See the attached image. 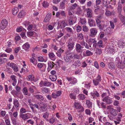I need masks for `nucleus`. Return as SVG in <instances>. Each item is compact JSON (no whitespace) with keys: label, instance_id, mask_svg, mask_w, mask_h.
I'll return each instance as SVG.
<instances>
[{"label":"nucleus","instance_id":"39","mask_svg":"<svg viewBox=\"0 0 125 125\" xmlns=\"http://www.w3.org/2000/svg\"><path fill=\"white\" fill-rule=\"evenodd\" d=\"M50 14H49L46 15V17L43 20V22H48L50 19Z\"/></svg>","mask_w":125,"mask_h":125},{"label":"nucleus","instance_id":"54","mask_svg":"<svg viewBox=\"0 0 125 125\" xmlns=\"http://www.w3.org/2000/svg\"><path fill=\"white\" fill-rule=\"evenodd\" d=\"M102 52L101 49H97L96 50V53L97 54H102Z\"/></svg>","mask_w":125,"mask_h":125},{"label":"nucleus","instance_id":"17","mask_svg":"<svg viewBox=\"0 0 125 125\" xmlns=\"http://www.w3.org/2000/svg\"><path fill=\"white\" fill-rule=\"evenodd\" d=\"M122 5L120 3H119L117 7V12L118 13V15H122L121 14L122 11Z\"/></svg>","mask_w":125,"mask_h":125},{"label":"nucleus","instance_id":"23","mask_svg":"<svg viewBox=\"0 0 125 125\" xmlns=\"http://www.w3.org/2000/svg\"><path fill=\"white\" fill-rule=\"evenodd\" d=\"M53 62H48V67L47 68V70L49 72L52 69L54 65Z\"/></svg>","mask_w":125,"mask_h":125},{"label":"nucleus","instance_id":"42","mask_svg":"<svg viewBox=\"0 0 125 125\" xmlns=\"http://www.w3.org/2000/svg\"><path fill=\"white\" fill-rule=\"evenodd\" d=\"M64 30H65L68 32L72 33H73V30L70 27H67L65 28L64 29L62 30V31H63Z\"/></svg>","mask_w":125,"mask_h":125},{"label":"nucleus","instance_id":"24","mask_svg":"<svg viewBox=\"0 0 125 125\" xmlns=\"http://www.w3.org/2000/svg\"><path fill=\"white\" fill-rule=\"evenodd\" d=\"M34 96L37 99L40 101H43L44 100L43 96L40 94H36L34 95Z\"/></svg>","mask_w":125,"mask_h":125},{"label":"nucleus","instance_id":"32","mask_svg":"<svg viewBox=\"0 0 125 125\" xmlns=\"http://www.w3.org/2000/svg\"><path fill=\"white\" fill-rule=\"evenodd\" d=\"M23 49L25 50H27V49H29L30 47V45L27 42L24 44L22 46Z\"/></svg>","mask_w":125,"mask_h":125},{"label":"nucleus","instance_id":"1","mask_svg":"<svg viewBox=\"0 0 125 125\" xmlns=\"http://www.w3.org/2000/svg\"><path fill=\"white\" fill-rule=\"evenodd\" d=\"M67 53L66 54V56H67L68 58L69 57L72 60L74 59H79V55L74 52L70 53L68 51Z\"/></svg>","mask_w":125,"mask_h":125},{"label":"nucleus","instance_id":"60","mask_svg":"<svg viewBox=\"0 0 125 125\" xmlns=\"http://www.w3.org/2000/svg\"><path fill=\"white\" fill-rule=\"evenodd\" d=\"M77 6V5L76 3H75L72 5V6L70 8V9L71 10H73L75 9Z\"/></svg>","mask_w":125,"mask_h":125},{"label":"nucleus","instance_id":"25","mask_svg":"<svg viewBox=\"0 0 125 125\" xmlns=\"http://www.w3.org/2000/svg\"><path fill=\"white\" fill-rule=\"evenodd\" d=\"M81 62L79 60H77L75 61L74 63L72 65L75 66V68H77L80 66L81 65Z\"/></svg>","mask_w":125,"mask_h":125},{"label":"nucleus","instance_id":"36","mask_svg":"<svg viewBox=\"0 0 125 125\" xmlns=\"http://www.w3.org/2000/svg\"><path fill=\"white\" fill-rule=\"evenodd\" d=\"M109 68L111 69H114L115 68L114 65V63L112 62H111L109 63L108 64Z\"/></svg>","mask_w":125,"mask_h":125},{"label":"nucleus","instance_id":"48","mask_svg":"<svg viewBox=\"0 0 125 125\" xmlns=\"http://www.w3.org/2000/svg\"><path fill=\"white\" fill-rule=\"evenodd\" d=\"M86 19L85 18L80 19V22L81 24L83 25L85 24L86 23Z\"/></svg>","mask_w":125,"mask_h":125},{"label":"nucleus","instance_id":"13","mask_svg":"<svg viewBox=\"0 0 125 125\" xmlns=\"http://www.w3.org/2000/svg\"><path fill=\"white\" fill-rule=\"evenodd\" d=\"M86 10L87 11V16L88 18H91L93 16L92 10L89 8L86 9Z\"/></svg>","mask_w":125,"mask_h":125},{"label":"nucleus","instance_id":"64","mask_svg":"<svg viewBox=\"0 0 125 125\" xmlns=\"http://www.w3.org/2000/svg\"><path fill=\"white\" fill-rule=\"evenodd\" d=\"M23 29L24 30V29L22 27H20L17 28L16 29V31L17 32H20Z\"/></svg>","mask_w":125,"mask_h":125},{"label":"nucleus","instance_id":"16","mask_svg":"<svg viewBox=\"0 0 125 125\" xmlns=\"http://www.w3.org/2000/svg\"><path fill=\"white\" fill-rule=\"evenodd\" d=\"M89 43L91 44H93L94 47H95L97 45L96 41L94 39H90L89 40Z\"/></svg>","mask_w":125,"mask_h":125},{"label":"nucleus","instance_id":"19","mask_svg":"<svg viewBox=\"0 0 125 125\" xmlns=\"http://www.w3.org/2000/svg\"><path fill=\"white\" fill-rule=\"evenodd\" d=\"M118 16L121 22L125 26V16L122 15H118Z\"/></svg>","mask_w":125,"mask_h":125},{"label":"nucleus","instance_id":"30","mask_svg":"<svg viewBox=\"0 0 125 125\" xmlns=\"http://www.w3.org/2000/svg\"><path fill=\"white\" fill-rule=\"evenodd\" d=\"M117 66L119 68L123 69L124 68L125 65L124 63H123L121 62L116 64Z\"/></svg>","mask_w":125,"mask_h":125},{"label":"nucleus","instance_id":"7","mask_svg":"<svg viewBox=\"0 0 125 125\" xmlns=\"http://www.w3.org/2000/svg\"><path fill=\"white\" fill-rule=\"evenodd\" d=\"M90 36L91 37H94L98 32L97 30L95 28H93L90 30Z\"/></svg>","mask_w":125,"mask_h":125},{"label":"nucleus","instance_id":"8","mask_svg":"<svg viewBox=\"0 0 125 125\" xmlns=\"http://www.w3.org/2000/svg\"><path fill=\"white\" fill-rule=\"evenodd\" d=\"M7 65L11 68L14 72H17L18 71L19 69L17 65L11 62L8 63Z\"/></svg>","mask_w":125,"mask_h":125},{"label":"nucleus","instance_id":"58","mask_svg":"<svg viewBox=\"0 0 125 125\" xmlns=\"http://www.w3.org/2000/svg\"><path fill=\"white\" fill-rule=\"evenodd\" d=\"M47 120L48 121H49L50 123L52 124L55 121V119L54 117H53L51 118L49 120L48 119Z\"/></svg>","mask_w":125,"mask_h":125},{"label":"nucleus","instance_id":"55","mask_svg":"<svg viewBox=\"0 0 125 125\" xmlns=\"http://www.w3.org/2000/svg\"><path fill=\"white\" fill-rule=\"evenodd\" d=\"M95 79L100 82L102 81V78L101 76L99 74L98 75L97 77Z\"/></svg>","mask_w":125,"mask_h":125},{"label":"nucleus","instance_id":"28","mask_svg":"<svg viewBox=\"0 0 125 125\" xmlns=\"http://www.w3.org/2000/svg\"><path fill=\"white\" fill-rule=\"evenodd\" d=\"M74 17H71L68 21V24L72 25L75 23V21L74 20Z\"/></svg>","mask_w":125,"mask_h":125},{"label":"nucleus","instance_id":"62","mask_svg":"<svg viewBox=\"0 0 125 125\" xmlns=\"http://www.w3.org/2000/svg\"><path fill=\"white\" fill-rule=\"evenodd\" d=\"M111 30V28L110 27H108L106 28V29H105L104 31L106 33H109L110 32Z\"/></svg>","mask_w":125,"mask_h":125},{"label":"nucleus","instance_id":"21","mask_svg":"<svg viewBox=\"0 0 125 125\" xmlns=\"http://www.w3.org/2000/svg\"><path fill=\"white\" fill-rule=\"evenodd\" d=\"M105 91L106 92L103 93L101 95V97L102 98H104L105 96H108L107 94V93L108 94V96H111L108 90L107 89H105Z\"/></svg>","mask_w":125,"mask_h":125},{"label":"nucleus","instance_id":"56","mask_svg":"<svg viewBox=\"0 0 125 125\" xmlns=\"http://www.w3.org/2000/svg\"><path fill=\"white\" fill-rule=\"evenodd\" d=\"M34 32H35L34 31L27 32V35L29 37L32 36L33 35Z\"/></svg>","mask_w":125,"mask_h":125},{"label":"nucleus","instance_id":"10","mask_svg":"<svg viewBox=\"0 0 125 125\" xmlns=\"http://www.w3.org/2000/svg\"><path fill=\"white\" fill-rule=\"evenodd\" d=\"M8 24V22L5 19H3L0 24V28L1 29H5Z\"/></svg>","mask_w":125,"mask_h":125},{"label":"nucleus","instance_id":"34","mask_svg":"<svg viewBox=\"0 0 125 125\" xmlns=\"http://www.w3.org/2000/svg\"><path fill=\"white\" fill-rule=\"evenodd\" d=\"M13 104L14 105L15 108H17L19 107V102L18 100L16 99H14L13 101Z\"/></svg>","mask_w":125,"mask_h":125},{"label":"nucleus","instance_id":"44","mask_svg":"<svg viewBox=\"0 0 125 125\" xmlns=\"http://www.w3.org/2000/svg\"><path fill=\"white\" fill-rule=\"evenodd\" d=\"M77 36L78 38L80 40H82L83 39V35L82 33H78L77 34Z\"/></svg>","mask_w":125,"mask_h":125},{"label":"nucleus","instance_id":"29","mask_svg":"<svg viewBox=\"0 0 125 125\" xmlns=\"http://www.w3.org/2000/svg\"><path fill=\"white\" fill-rule=\"evenodd\" d=\"M74 105L75 108L76 109H80L81 108V107L83 109V108L82 107V106L81 105V104L79 103H74Z\"/></svg>","mask_w":125,"mask_h":125},{"label":"nucleus","instance_id":"12","mask_svg":"<svg viewBox=\"0 0 125 125\" xmlns=\"http://www.w3.org/2000/svg\"><path fill=\"white\" fill-rule=\"evenodd\" d=\"M91 98L93 99H96L100 96L99 93L96 90H94L93 92L91 93Z\"/></svg>","mask_w":125,"mask_h":125},{"label":"nucleus","instance_id":"43","mask_svg":"<svg viewBox=\"0 0 125 125\" xmlns=\"http://www.w3.org/2000/svg\"><path fill=\"white\" fill-rule=\"evenodd\" d=\"M63 51L61 49H59L57 51L56 53L57 56L59 57H61V54L62 53Z\"/></svg>","mask_w":125,"mask_h":125},{"label":"nucleus","instance_id":"20","mask_svg":"<svg viewBox=\"0 0 125 125\" xmlns=\"http://www.w3.org/2000/svg\"><path fill=\"white\" fill-rule=\"evenodd\" d=\"M108 47V48L110 53L114 54L115 52L114 47L111 45L109 46Z\"/></svg>","mask_w":125,"mask_h":125},{"label":"nucleus","instance_id":"51","mask_svg":"<svg viewBox=\"0 0 125 125\" xmlns=\"http://www.w3.org/2000/svg\"><path fill=\"white\" fill-rule=\"evenodd\" d=\"M93 82L94 85L95 86H97L100 83V82L95 79H94L93 80Z\"/></svg>","mask_w":125,"mask_h":125},{"label":"nucleus","instance_id":"3","mask_svg":"<svg viewBox=\"0 0 125 125\" xmlns=\"http://www.w3.org/2000/svg\"><path fill=\"white\" fill-rule=\"evenodd\" d=\"M96 21L97 26L99 28V30L101 31H104L107 26L104 23H102L98 19H96Z\"/></svg>","mask_w":125,"mask_h":125},{"label":"nucleus","instance_id":"46","mask_svg":"<svg viewBox=\"0 0 125 125\" xmlns=\"http://www.w3.org/2000/svg\"><path fill=\"white\" fill-rule=\"evenodd\" d=\"M108 117L110 120L113 121L115 119V116L110 114L108 115Z\"/></svg>","mask_w":125,"mask_h":125},{"label":"nucleus","instance_id":"49","mask_svg":"<svg viewBox=\"0 0 125 125\" xmlns=\"http://www.w3.org/2000/svg\"><path fill=\"white\" fill-rule=\"evenodd\" d=\"M82 11V10L81 9H80L79 7H78L77 8V10L76 12L77 14L78 15H81V14Z\"/></svg>","mask_w":125,"mask_h":125},{"label":"nucleus","instance_id":"52","mask_svg":"<svg viewBox=\"0 0 125 125\" xmlns=\"http://www.w3.org/2000/svg\"><path fill=\"white\" fill-rule=\"evenodd\" d=\"M34 76L33 75H29L28 76V80L33 81L34 79Z\"/></svg>","mask_w":125,"mask_h":125},{"label":"nucleus","instance_id":"4","mask_svg":"<svg viewBox=\"0 0 125 125\" xmlns=\"http://www.w3.org/2000/svg\"><path fill=\"white\" fill-rule=\"evenodd\" d=\"M67 46L68 47V51H70L73 49L74 43L72 39L71 38L69 39L67 42Z\"/></svg>","mask_w":125,"mask_h":125},{"label":"nucleus","instance_id":"14","mask_svg":"<svg viewBox=\"0 0 125 125\" xmlns=\"http://www.w3.org/2000/svg\"><path fill=\"white\" fill-rule=\"evenodd\" d=\"M110 114L115 116H116L118 114V112L116 109L113 108H111L109 109Z\"/></svg>","mask_w":125,"mask_h":125},{"label":"nucleus","instance_id":"47","mask_svg":"<svg viewBox=\"0 0 125 125\" xmlns=\"http://www.w3.org/2000/svg\"><path fill=\"white\" fill-rule=\"evenodd\" d=\"M83 30L85 32H87L89 30L88 27L85 25H83Z\"/></svg>","mask_w":125,"mask_h":125},{"label":"nucleus","instance_id":"57","mask_svg":"<svg viewBox=\"0 0 125 125\" xmlns=\"http://www.w3.org/2000/svg\"><path fill=\"white\" fill-rule=\"evenodd\" d=\"M86 53L87 56H90L93 55V53L89 50H87L86 52Z\"/></svg>","mask_w":125,"mask_h":125},{"label":"nucleus","instance_id":"6","mask_svg":"<svg viewBox=\"0 0 125 125\" xmlns=\"http://www.w3.org/2000/svg\"><path fill=\"white\" fill-rule=\"evenodd\" d=\"M84 47L79 44L77 43L75 46V50L77 53H82L83 50V48Z\"/></svg>","mask_w":125,"mask_h":125},{"label":"nucleus","instance_id":"5","mask_svg":"<svg viewBox=\"0 0 125 125\" xmlns=\"http://www.w3.org/2000/svg\"><path fill=\"white\" fill-rule=\"evenodd\" d=\"M66 79L69 82V84L70 85L75 84L77 82V79L74 77H67Z\"/></svg>","mask_w":125,"mask_h":125},{"label":"nucleus","instance_id":"50","mask_svg":"<svg viewBox=\"0 0 125 125\" xmlns=\"http://www.w3.org/2000/svg\"><path fill=\"white\" fill-rule=\"evenodd\" d=\"M51 85V83L47 81L44 82V85L46 86H49Z\"/></svg>","mask_w":125,"mask_h":125},{"label":"nucleus","instance_id":"11","mask_svg":"<svg viewBox=\"0 0 125 125\" xmlns=\"http://www.w3.org/2000/svg\"><path fill=\"white\" fill-rule=\"evenodd\" d=\"M30 115V114L29 113L25 114H20V117L23 120H25L30 118V116H29Z\"/></svg>","mask_w":125,"mask_h":125},{"label":"nucleus","instance_id":"15","mask_svg":"<svg viewBox=\"0 0 125 125\" xmlns=\"http://www.w3.org/2000/svg\"><path fill=\"white\" fill-rule=\"evenodd\" d=\"M88 23L90 27L95 26V21L93 19L89 18L88 20Z\"/></svg>","mask_w":125,"mask_h":125},{"label":"nucleus","instance_id":"61","mask_svg":"<svg viewBox=\"0 0 125 125\" xmlns=\"http://www.w3.org/2000/svg\"><path fill=\"white\" fill-rule=\"evenodd\" d=\"M26 112V109L23 108H21L20 110V114H23V113H25Z\"/></svg>","mask_w":125,"mask_h":125},{"label":"nucleus","instance_id":"37","mask_svg":"<svg viewBox=\"0 0 125 125\" xmlns=\"http://www.w3.org/2000/svg\"><path fill=\"white\" fill-rule=\"evenodd\" d=\"M67 25V23H66L64 21L61 22L60 24V26L61 28H63L65 27Z\"/></svg>","mask_w":125,"mask_h":125},{"label":"nucleus","instance_id":"40","mask_svg":"<svg viewBox=\"0 0 125 125\" xmlns=\"http://www.w3.org/2000/svg\"><path fill=\"white\" fill-rule=\"evenodd\" d=\"M78 98L79 100H83L86 98L85 96L83 94H80L78 96Z\"/></svg>","mask_w":125,"mask_h":125},{"label":"nucleus","instance_id":"31","mask_svg":"<svg viewBox=\"0 0 125 125\" xmlns=\"http://www.w3.org/2000/svg\"><path fill=\"white\" fill-rule=\"evenodd\" d=\"M19 11V9L17 7H15L12 10V13L13 15H16Z\"/></svg>","mask_w":125,"mask_h":125},{"label":"nucleus","instance_id":"63","mask_svg":"<svg viewBox=\"0 0 125 125\" xmlns=\"http://www.w3.org/2000/svg\"><path fill=\"white\" fill-rule=\"evenodd\" d=\"M101 107L102 108H106V107L105 104L104 103L102 102L101 103V104L100 105V108Z\"/></svg>","mask_w":125,"mask_h":125},{"label":"nucleus","instance_id":"59","mask_svg":"<svg viewBox=\"0 0 125 125\" xmlns=\"http://www.w3.org/2000/svg\"><path fill=\"white\" fill-rule=\"evenodd\" d=\"M60 6L62 9H64L65 7V3H64L63 2H61L60 4Z\"/></svg>","mask_w":125,"mask_h":125},{"label":"nucleus","instance_id":"33","mask_svg":"<svg viewBox=\"0 0 125 125\" xmlns=\"http://www.w3.org/2000/svg\"><path fill=\"white\" fill-rule=\"evenodd\" d=\"M86 104L88 108H91L92 103L89 100H87L86 101Z\"/></svg>","mask_w":125,"mask_h":125},{"label":"nucleus","instance_id":"35","mask_svg":"<svg viewBox=\"0 0 125 125\" xmlns=\"http://www.w3.org/2000/svg\"><path fill=\"white\" fill-rule=\"evenodd\" d=\"M49 78L52 81H55L57 79V76L56 75H51L49 76Z\"/></svg>","mask_w":125,"mask_h":125},{"label":"nucleus","instance_id":"2","mask_svg":"<svg viewBox=\"0 0 125 125\" xmlns=\"http://www.w3.org/2000/svg\"><path fill=\"white\" fill-rule=\"evenodd\" d=\"M67 53L66 54V56H67L68 58L69 57L72 60L74 59H79V55L74 52L70 53L68 51Z\"/></svg>","mask_w":125,"mask_h":125},{"label":"nucleus","instance_id":"41","mask_svg":"<svg viewBox=\"0 0 125 125\" xmlns=\"http://www.w3.org/2000/svg\"><path fill=\"white\" fill-rule=\"evenodd\" d=\"M42 92L43 93H47L49 91V89L45 87H42L41 89Z\"/></svg>","mask_w":125,"mask_h":125},{"label":"nucleus","instance_id":"53","mask_svg":"<svg viewBox=\"0 0 125 125\" xmlns=\"http://www.w3.org/2000/svg\"><path fill=\"white\" fill-rule=\"evenodd\" d=\"M97 43V45L99 48H101L102 47V40H100Z\"/></svg>","mask_w":125,"mask_h":125},{"label":"nucleus","instance_id":"45","mask_svg":"<svg viewBox=\"0 0 125 125\" xmlns=\"http://www.w3.org/2000/svg\"><path fill=\"white\" fill-rule=\"evenodd\" d=\"M42 4L44 8L48 7L49 5V3L46 1H43Z\"/></svg>","mask_w":125,"mask_h":125},{"label":"nucleus","instance_id":"18","mask_svg":"<svg viewBox=\"0 0 125 125\" xmlns=\"http://www.w3.org/2000/svg\"><path fill=\"white\" fill-rule=\"evenodd\" d=\"M38 104L39 105V106L40 107V108L43 109H45L47 107V105L46 104L44 103L43 102H41L39 103V102L38 103Z\"/></svg>","mask_w":125,"mask_h":125},{"label":"nucleus","instance_id":"9","mask_svg":"<svg viewBox=\"0 0 125 125\" xmlns=\"http://www.w3.org/2000/svg\"><path fill=\"white\" fill-rule=\"evenodd\" d=\"M103 102H105L107 104H110L113 102L112 98L108 96H105L103 98Z\"/></svg>","mask_w":125,"mask_h":125},{"label":"nucleus","instance_id":"22","mask_svg":"<svg viewBox=\"0 0 125 125\" xmlns=\"http://www.w3.org/2000/svg\"><path fill=\"white\" fill-rule=\"evenodd\" d=\"M25 15V12L24 10H22L18 14V17L19 18H22Z\"/></svg>","mask_w":125,"mask_h":125},{"label":"nucleus","instance_id":"27","mask_svg":"<svg viewBox=\"0 0 125 125\" xmlns=\"http://www.w3.org/2000/svg\"><path fill=\"white\" fill-rule=\"evenodd\" d=\"M49 58L52 61H54L55 59V56L54 54L52 52H50L48 54Z\"/></svg>","mask_w":125,"mask_h":125},{"label":"nucleus","instance_id":"26","mask_svg":"<svg viewBox=\"0 0 125 125\" xmlns=\"http://www.w3.org/2000/svg\"><path fill=\"white\" fill-rule=\"evenodd\" d=\"M23 92L24 95H27L28 96H30L31 95L30 93H28L27 88V87H24L23 88Z\"/></svg>","mask_w":125,"mask_h":125},{"label":"nucleus","instance_id":"38","mask_svg":"<svg viewBox=\"0 0 125 125\" xmlns=\"http://www.w3.org/2000/svg\"><path fill=\"white\" fill-rule=\"evenodd\" d=\"M64 59L65 62L67 63H70L72 62L73 61V60L72 59L69 58H68L67 56L64 57Z\"/></svg>","mask_w":125,"mask_h":125}]
</instances>
